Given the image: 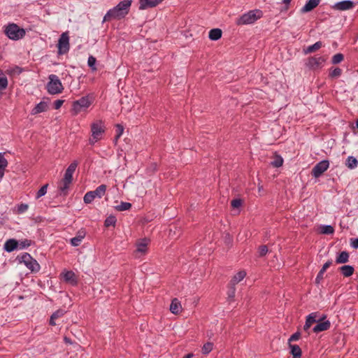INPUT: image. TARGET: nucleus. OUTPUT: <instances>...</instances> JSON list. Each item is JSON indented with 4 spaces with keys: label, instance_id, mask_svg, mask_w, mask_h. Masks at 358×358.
<instances>
[{
    "label": "nucleus",
    "instance_id": "obj_1",
    "mask_svg": "<svg viewBox=\"0 0 358 358\" xmlns=\"http://www.w3.org/2000/svg\"><path fill=\"white\" fill-rule=\"evenodd\" d=\"M131 0H122L115 7L109 9L103 17V21L122 20L127 15L131 6Z\"/></svg>",
    "mask_w": 358,
    "mask_h": 358
},
{
    "label": "nucleus",
    "instance_id": "obj_2",
    "mask_svg": "<svg viewBox=\"0 0 358 358\" xmlns=\"http://www.w3.org/2000/svg\"><path fill=\"white\" fill-rule=\"evenodd\" d=\"M78 165V162L74 161L66 169L64 178L59 185V190L61 195L66 196L67 194L69 185L73 181V174Z\"/></svg>",
    "mask_w": 358,
    "mask_h": 358
},
{
    "label": "nucleus",
    "instance_id": "obj_3",
    "mask_svg": "<svg viewBox=\"0 0 358 358\" xmlns=\"http://www.w3.org/2000/svg\"><path fill=\"white\" fill-rule=\"evenodd\" d=\"M262 11L259 9L249 10L236 19L235 23L238 26L251 24L262 17Z\"/></svg>",
    "mask_w": 358,
    "mask_h": 358
},
{
    "label": "nucleus",
    "instance_id": "obj_4",
    "mask_svg": "<svg viewBox=\"0 0 358 358\" xmlns=\"http://www.w3.org/2000/svg\"><path fill=\"white\" fill-rule=\"evenodd\" d=\"M5 35L10 40L18 41L24 38L26 34L24 29L20 27L17 24L11 22L3 27Z\"/></svg>",
    "mask_w": 358,
    "mask_h": 358
},
{
    "label": "nucleus",
    "instance_id": "obj_5",
    "mask_svg": "<svg viewBox=\"0 0 358 358\" xmlns=\"http://www.w3.org/2000/svg\"><path fill=\"white\" fill-rule=\"evenodd\" d=\"M92 137L89 139L90 145H94L100 141L105 133V125L103 121L96 120L91 124Z\"/></svg>",
    "mask_w": 358,
    "mask_h": 358
},
{
    "label": "nucleus",
    "instance_id": "obj_6",
    "mask_svg": "<svg viewBox=\"0 0 358 358\" xmlns=\"http://www.w3.org/2000/svg\"><path fill=\"white\" fill-rule=\"evenodd\" d=\"M20 263H23L31 272L39 271L41 266L38 262L34 259L28 252H24L17 257Z\"/></svg>",
    "mask_w": 358,
    "mask_h": 358
},
{
    "label": "nucleus",
    "instance_id": "obj_7",
    "mask_svg": "<svg viewBox=\"0 0 358 358\" xmlns=\"http://www.w3.org/2000/svg\"><path fill=\"white\" fill-rule=\"evenodd\" d=\"M49 81L46 85V89L50 94H57L62 93L64 87L61 80L57 75L50 74L48 76Z\"/></svg>",
    "mask_w": 358,
    "mask_h": 358
},
{
    "label": "nucleus",
    "instance_id": "obj_8",
    "mask_svg": "<svg viewBox=\"0 0 358 358\" xmlns=\"http://www.w3.org/2000/svg\"><path fill=\"white\" fill-rule=\"evenodd\" d=\"M92 104V100L89 95L82 96L80 99L76 100L72 103L71 112L73 115H77L81 111L85 110Z\"/></svg>",
    "mask_w": 358,
    "mask_h": 358
},
{
    "label": "nucleus",
    "instance_id": "obj_9",
    "mask_svg": "<svg viewBox=\"0 0 358 358\" xmlns=\"http://www.w3.org/2000/svg\"><path fill=\"white\" fill-rule=\"evenodd\" d=\"M107 187L106 185H101L94 190L87 192L84 197L83 201L85 203H91L95 198L101 199L106 194Z\"/></svg>",
    "mask_w": 358,
    "mask_h": 358
},
{
    "label": "nucleus",
    "instance_id": "obj_10",
    "mask_svg": "<svg viewBox=\"0 0 358 358\" xmlns=\"http://www.w3.org/2000/svg\"><path fill=\"white\" fill-rule=\"evenodd\" d=\"M326 59L323 57H309L306 62L305 66L309 70L315 71L321 69L323 66Z\"/></svg>",
    "mask_w": 358,
    "mask_h": 358
},
{
    "label": "nucleus",
    "instance_id": "obj_11",
    "mask_svg": "<svg viewBox=\"0 0 358 358\" xmlns=\"http://www.w3.org/2000/svg\"><path fill=\"white\" fill-rule=\"evenodd\" d=\"M58 54L62 55L67 53L70 49L69 36L68 32H64L61 34L58 40Z\"/></svg>",
    "mask_w": 358,
    "mask_h": 358
},
{
    "label": "nucleus",
    "instance_id": "obj_12",
    "mask_svg": "<svg viewBox=\"0 0 358 358\" xmlns=\"http://www.w3.org/2000/svg\"><path fill=\"white\" fill-rule=\"evenodd\" d=\"M329 166V162L324 159L316 164L313 168L311 174L314 178H319L322 174L325 172Z\"/></svg>",
    "mask_w": 358,
    "mask_h": 358
},
{
    "label": "nucleus",
    "instance_id": "obj_13",
    "mask_svg": "<svg viewBox=\"0 0 358 358\" xmlns=\"http://www.w3.org/2000/svg\"><path fill=\"white\" fill-rule=\"evenodd\" d=\"M355 6V2L351 0H344L336 3L332 6V8L336 10H348Z\"/></svg>",
    "mask_w": 358,
    "mask_h": 358
},
{
    "label": "nucleus",
    "instance_id": "obj_14",
    "mask_svg": "<svg viewBox=\"0 0 358 358\" xmlns=\"http://www.w3.org/2000/svg\"><path fill=\"white\" fill-rule=\"evenodd\" d=\"M317 324L313 328V331L315 333H319L321 331L329 329L331 327V322L328 320H323L320 322H317Z\"/></svg>",
    "mask_w": 358,
    "mask_h": 358
},
{
    "label": "nucleus",
    "instance_id": "obj_15",
    "mask_svg": "<svg viewBox=\"0 0 358 358\" xmlns=\"http://www.w3.org/2000/svg\"><path fill=\"white\" fill-rule=\"evenodd\" d=\"M318 313L317 312H313L306 316V322L309 324L312 325L313 323H316L317 322H320L327 318L326 315H322L318 317Z\"/></svg>",
    "mask_w": 358,
    "mask_h": 358
},
{
    "label": "nucleus",
    "instance_id": "obj_16",
    "mask_svg": "<svg viewBox=\"0 0 358 358\" xmlns=\"http://www.w3.org/2000/svg\"><path fill=\"white\" fill-rule=\"evenodd\" d=\"M320 2V0H308L306 4L301 8V13H305L311 11L316 8Z\"/></svg>",
    "mask_w": 358,
    "mask_h": 358
},
{
    "label": "nucleus",
    "instance_id": "obj_17",
    "mask_svg": "<svg viewBox=\"0 0 358 358\" xmlns=\"http://www.w3.org/2000/svg\"><path fill=\"white\" fill-rule=\"evenodd\" d=\"M63 279L65 282L75 286L78 283L76 275L72 271H67L63 273Z\"/></svg>",
    "mask_w": 358,
    "mask_h": 358
},
{
    "label": "nucleus",
    "instance_id": "obj_18",
    "mask_svg": "<svg viewBox=\"0 0 358 358\" xmlns=\"http://www.w3.org/2000/svg\"><path fill=\"white\" fill-rule=\"evenodd\" d=\"M85 231L83 229L78 231L77 235L70 239V243L72 246L76 247L80 245L82 241L85 236Z\"/></svg>",
    "mask_w": 358,
    "mask_h": 358
},
{
    "label": "nucleus",
    "instance_id": "obj_19",
    "mask_svg": "<svg viewBox=\"0 0 358 358\" xmlns=\"http://www.w3.org/2000/svg\"><path fill=\"white\" fill-rule=\"evenodd\" d=\"M18 247V241L14 238H10L6 241L3 249L7 252H11Z\"/></svg>",
    "mask_w": 358,
    "mask_h": 358
},
{
    "label": "nucleus",
    "instance_id": "obj_20",
    "mask_svg": "<svg viewBox=\"0 0 358 358\" xmlns=\"http://www.w3.org/2000/svg\"><path fill=\"white\" fill-rule=\"evenodd\" d=\"M139 9L145 10L156 6L159 3V0H139Z\"/></svg>",
    "mask_w": 358,
    "mask_h": 358
},
{
    "label": "nucleus",
    "instance_id": "obj_21",
    "mask_svg": "<svg viewBox=\"0 0 358 358\" xmlns=\"http://www.w3.org/2000/svg\"><path fill=\"white\" fill-rule=\"evenodd\" d=\"M331 264L332 260H328L323 264L322 268L318 272L315 278V283L317 285H319L320 282L323 280L324 273H325L326 270L331 265Z\"/></svg>",
    "mask_w": 358,
    "mask_h": 358
},
{
    "label": "nucleus",
    "instance_id": "obj_22",
    "mask_svg": "<svg viewBox=\"0 0 358 358\" xmlns=\"http://www.w3.org/2000/svg\"><path fill=\"white\" fill-rule=\"evenodd\" d=\"M48 109V104L45 101H41L31 110V114L34 115L46 111Z\"/></svg>",
    "mask_w": 358,
    "mask_h": 358
},
{
    "label": "nucleus",
    "instance_id": "obj_23",
    "mask_svg": "<svg viewBox=\"0 0 358 358\" xmlns=\"http://www.w3.org/2000/svg\"><path fill=\"white\" fill-rule=\"evenodd\" d=\"M322 46V43L321 41H317L311 45H308L306 48H303V52L304 55H308L309 53L313 52L317 50H319Z\"/></svg>",
    "mask_w": 358,
    "mask_h": 358
},
{
    "label": "nucleus",
    "instance_id": "obj_24",
    "mask_svg": "<svg viewBox=\"0 0 358 358\" xmlns=\"http://www.w3.org/2000/svg\"><path fill=\"white\" fill-rule=\"evenodd\" d=\"M181 308L180 302L178 299L175 298L171 301L169 309L172 313L178 314L180 311Z\"/></svg>",
    "mask_w": 358,
    "mask_h": 358
},
{
    "label": "nucleus",
    "instance_id": "obj_25",
    "mask_svg": "<svg viewBox=\"0 0 358 358\" xmlns=\"http://www.w3.org/2000/svg\"><path fill=\"white\" fill-rule=\"evenodd\" d=\"M222 31L220 29H212L209 31L208 37L212 41H217L222 37Z\"/></svg>",
    "mask_w": 358,
    "mask_h": 358
},
{
    "label": "nucleus",
    "instance_id": "obj_26",
    "mask_svg": "<svg viewBox=\"0 0 358 358\" xmlns=\"http://www.w3.org/2000/svg\"><path fill=\"white\" fill-rule=\"evenodd\" d=\"M339 270L341 271V273L345 277H350L354 273V267L350 265H344L339 268Z\"/></svg>",
    "mask_w": 358,
    "mask_h": 358
},
{
    "label": "nucleus",
    "instance_id": "obj_27",
    "mask_svg": "<svg viewBox=\"0 0 358 358\" xmlns=\"http://www.w3.org/2000/svg\"><path fill=\"white\" fill-rule=\"evenodd\" d=\"M289 348H290V353L293 356L292 357H301L302 351L298 345L289 344Z\"/></svg>",
    "mask_w": 358,
    "mask_h": 358
},
{
    "label": "nucleus",
    "instance_id": "obj_28",
    "mask_svg": "<svg viewBox=\"0 0 358 358\" xmlns=\"http://www.w3.org/2000/svg\"><path fill=\"white\" fill-rule=\"evenodd\" d=\"M349 260V254L346 251L341 252L336 258L337 264H345Z\"/></svg>",
    "mask_w": 358,
    "mask_h": 358
},
{
    "label": "nucleus",
    "instance_id": "obj_29",
    "mask_svg": "<svg viewBox=\"0 0 358 358\" xmlns=\"http://www.w3.org/2000/svg\"><path fill=\"white\" fill-rule=\"evenodd\" d=\"M246 273L244 271H241L238 272L232 278L231 280V285L233 286H235L236 284L243 280V278L245 277Z\"/></svg>",
    "mask_w": 358,
    "mask_h": 358
},
{
    "label": "nucleus",
    "instance_id": "obj_30",
    "mask_svg": "<svg viewBox=\"0 0 358 358\" xmlns=\"http://www.w3.org/2000/svg\"><path fill=\"white\" fill-rule=\"evenodd\" d=\"M357 165H358V161L355 157H354L353 156H349L347 158L346 166L349 169H355L357 166Z\"/></svg>",
    "mask_w": 358,
    "mask_h": 358
},
{
    "label": "nucleus",
    "instance_id": "obj_31",
    "mask_svg": "<svg viewBox=\"0 0 358 358\" xmlns=\"http://www.w3.org/2000/svg\"><path fill=\"white\" fill-rule=\"evenodd\" d=\"M131 208V203L125 201H121L119 205L115 206V209L117 211L128 210Z\"/></svg>",
    "mask_w": 358,
    "mask_h": 358
},
{
    "label": "nucleus",
    "instance_id": "obj_32",
    "mask_svg": "<svg viewBox=\"0 0 358 358\" xmlns=\"http://www.w3.org/2000/svg\"><path fill=\"white\" fill-rule=\"evenodd\" d=\"M117 222L116 217L115 215H110L108 216L105 221H104V225L106 227L113 226L115 227Z\"/></svg>",
    "mask_w": 358,
    "mask_h": 358
},
{
    "label": "nucleus",
    "instance_id": "obj_33",
    "mask_svg": "<svg viewBox=\"0 0 358 358\" xmlns=\"http://www.w3.org/2000/svg\"><path fill=\"white\" fill-rule=\"evenodd\" d=\"M320 232L323 234H332L334 229L331 225L324 224L320 226Z\"/></svg>",
    "mask_w": 358,
    "mask_h": 358
},
{
    "label": "nucleus",
    "instance_id": "obj_34",
    "mask_svg": "<svg viewBox=\"0 0 358 358\" xmlns=\"http://www.w3.org/2000/svg\"><path fill=\"white\" fill-rule=\"evenodd\" d=\"M270 164L273 167L279 168L283 164V159L281 156L276 155L274 159L271 162Z\"/></svg>",
    "mask_w": 358,
    "mask_h": 358
},
{
    "label": "nucleus",
    "instance_id": "obj_35",
    "mask_svg": "<svg viewBox=\"0 0 358 358\" xmlns=\"http://www.w3.org/2000/svg\"><path fill=\"white\" fill-rule=\"evenodd\" d=\"M147 246L148 241L146 239H143L137 245L136 251L141 253H145L147 251Z\"/></svg>",
    "mask_w": 358,
    "mask_h": 358
},
{
    "label": "nucleus",
    "instance_id": "obj_36",
    "mask_svg": "<svg viewBox=\"0 0 358 358\" xmlns=\"http://www.w3.org/2000/svg\"><path fill=\"white\" fill-rule=\"evenodd\" d=\"M341 74H342V69L338 67H336L329 72V77L331 79L337 78L340 77L341 76Z\"/></svg>",
    "mask_w": 358,
    "mask_h": 358
},
{
    "label": "nucleus",
    "instance_id": "obj_37",
    "mask_svg": "<svg viewBox=\"0 0 358 358\" xmlns=\"http://www.w3.org/2000/svg\"><path fill=\"white\" fill-rule=\"evenodd\" d=\"M213 349V343L211 342H207L202 348V353L203 355L209 354Z\"/></svg>",
    "mask_w": 358,
    "mask_h": 358
},
{
    "label": "nucleus",
    "instance_id": "obj_38",
    "mask_svg": "<svg viewBox=\"0 0 358 358\" xmlns=\"http://www.w3.org/2000/svg\"><path fill=\"white\" fill-rule=\"evenodd\" d=\"M344 59V56L341 53H337L332 57L331 63L333 64H337L341 63Z\"/></svg>",
    "mask_w": 358,
    "mask_h": 358
},
{
    "label": "nucleus",
    "instance_id": "obj_39",
    "mask_svg": "<svg viewBox=\"0 0 358 358\" xmlns=\"http://www.w3.org/2000/svg\"><path fill=\"white\" fill-rule=\"evenodd\" d=\"M48 187V184H45V185H43L37 192L36 195V199H39L41 196L45 195L47 193Z\"/></svg>",
    "mask_w": 358,
    "mask_h": 358
},
{
    "label": "nucleus",
    "instance_id": "obj_40",
    "mask_svg": "<svg viewBox=\"0 0 358 358\" xmlns=\"http://www.w3.org/2000/svg\"><path fill=\"white\" fill-rule=\"evenodd\" d=\"M96 59L94 57L90 55L89 57H88V59H87V65L89 66V67L92 70V71H96Z\"/></svg>",
    "mask_w": 358,
    "mask_h": 358
},
{
    "label": "nucleus",
    "instance_id": "obj_41",
    "mask_svg": "<svg viewBox=\"0 0 358 358\" xmlns=\"http://www.w3.org/2000/svg\"><path fill=\"white\" fill-rule=\"evenodd\" d=\"M8 85V79L4 74L0 76V90H5Z\"/></svg>",
    "mask_w": 358,
    "mask_h": 358
},
{
    "label": "nucleus",
    "instance_id": "obj_42",
    "mask_svg": "<svg viewBox=\"0 0 358 358\" xmlns=\"http://www.w3.org/2000/svg\"><path fill=\"white\" fill-rule=\"evenodd\" d=\"M31 244V241L28 239H24L18 243V246L20 249H24L29 247Z\"/></svg>",
    "mask_w": 358,
    "mask_h": 358
},
{
    "label": "nucleus",
    "instance_id": "obj_43",
    "mask_svg": "<svg viewBox=\"0 0 358 358\" xmlns=\"http://www.w3.org/2000/svg\"><path fill=\"white\" fill-rule=\"evenodd\" d=\"M8 166V161L3 157V153L0 152V169H4Z\"/></svg>",
    "mask_w": 358,
    "mask_h": 358
},
{
    "label": "nucleus",
    "instance_id": "obj_44",
    "mask_svg": "<svg viewBox=\"0 0 358 358\" xmlns=\"http://www.w3.org/2000/svg\"><path fill=\"white\" fill-rule=\"evenodd\" d=\"M65 314V310L62 309H58L52 314V319H58L62 317Z\"/></svg>",
    "mask_w": 358,
    "mask_h": 358
},
{
    "label": "nucleus",
    "instance_id": "obj_45",
    "mask_svg": "<svg viewBox=\"0 0 358 358\" xmlns=\"http://www.w3.org/2000/svg\"><path fill=\"white\" fill-rule=\"evenodd\" d=\"M124 131V127L121 124L116 125V136H115V141L118 140V138L122 135Z\"/></svg>",
    "mask_w": 358,
    "mask_h": 358
},
{
    "label": "nucleus",
    "instance_id": "obj_46",
    "mask_svg": "<svg viewBox=\"0 0 358 358\" xmlns=\"http://www.w3.org/2000/svg\"><path fill=\"white\" fill-rule=\"evenodd\" d=\"M29 206L26 203H21L17 207V213L18 214H22L26 212L28 209Z\"/></svg>",
    "mask_w": 358,
    "mask_h": 358
},
{
    "label": "nucleus",
    "instance_id": "obj_47",
    "mask_svg": "<svg viewBox=\"0 0 358 358\" xmlns=\"http://www.w3.org/2000/svg\"><path fill=\"white\" fill-rule=\"evenodd\" d=\"M301 334L299 331L293 334L288 339V345L291 344V342L298 341L300 338Z\"/></svg>",
    "mask_w": 358,
    "mask_h": 358
},
{
    "label": "nucleus",
    "instance_id": "obj_48",
    "mask_svg": "<svg viewBox=\"0 0 358 358\" xmlns=\"http://www.w3.org/2000/svg\"><path fill=\"white\" fill-rule=\"evenodd\" d=\"M268 252V248L266 245H261L259 248V255L260 257L265 256L266 253Z\"/></svg>",
    "mask_w": 358,
    "mask_h": 358
},
{
    "label": "nucleus",
    "instance_id": "obj_49",
    "mask_svg": "<svg viewBox=\"0 0 358 358\" xmlns=\"http://www.w3.org/2000/svg\"><path fill=\"white\" fill-rule=\"evenodd\" d=\"M242 204V201L240 199H233L231 202V205L233 208H239Z\"/></svg>",
    "mask_w": 358,
    "mask_h": 358
},
{
    "label": "nucleus",
    "instance_id": "obj_50",
    "mask_svg": "<svg viewBox=\"0 0 358 358\" xmlns=\"http://www.w3.org/2000/svg\"><path fill=\"white\" fill-rule=\"evenodd\" d=\"M350 243L352 248L358 249V238H350Z\"/></svg>",
    "mask_w": 358,
    "mask_h": 358
},
{
    "label": "nucleus",
    "instance_id": "obj_51",
    "mask_svg": "<svg viewBox=\"0 0 358 358\" xmlns=\"http://www.w3.org/2000/svg\"><path fill=\"white\" fill-rule=\"evenodd\" d=\"M64 100H62V99H57L56 100L55 102H54V108L55 109H59L61 108V106H62V104L64 103Z\"/></svg>",
    "mask_w": 358,
    "mask_h": 358
},
{
    "label": "nucleus",
    "instance_id": "obj_52",
    "mask_svg": "<svg viewBox=\"0 0 358 358\" xmlns=\"http://www.w3.org/2000/svg\"><path fill=\"white\" fill-rule=\"evenodd\" d=\"M235 295V288L234 286L232 285L231 289L229 291V297L234 298Z\"/></svg>",
    "mask_w": 358,
    "mask_h": 358
},
{
    "label": "nucleus",
    "instance_id": "obj_53",
    "mask_svg": "<svg viewBox=\"0 0 358 358\" xmlns=\"http://www.w3.org/2000/svg\"><path fill=\"white\" fill-rule=\"evenodd\" d=\"M310 327H311V325L306 322L305 324L303 326L304 331H308Z\"/></svg>",
    "mask_w": 358,
    "mask_h": 358
},
{
    "label": "nucleus",
    "instance_id": "obj_54",
    "mask_svg": "<svg viewBox=\"0 0 358 358\" xmlns=\"http://www.w3.org/2000/svg\"><path fill=\"white\" fill-rule=\"evenodd\" d=\"M292 0H282V3L285 4L286 7L287 8L289 5Z\"/></svg>",
    "mask_w": 358,
    "mask_h": 358
},
{
    "label": "nucleus",
    "instance_id": "obj_55",
    "mask_svg": "<svg viewBox=\"0 0 358 358\" xmlns=\"http://www.w3.org/2000/svg\"><path fill=\"white\" fill-rule=\"evenodd\" d=\"M55 319H52V315L50 316V324L51 326H55L56 325V323L55 322Z\"/></svg>",
    "mask_w": 358,
    "mask_h": 358
},
{
    "label": "nucleus",
    "instance_id": "obj_56",
    "mask_svg": "<svg viewBox=\"0 0 358 358\" xmlns=\"http://www.w3.org/2000/svg\"><path fill=\"white\" fill-rule=\"evenodd\" d=\"M4 169H0V180H1L4 176Z\"/></svg>",
    "mask_w": 358,
    "mask_h": 358
},
{
    "label": "nucleus",
    "instance_id": "obj_57",
    "mask_svg": "<svg viewBox=\"0 0 358 358\" xmlns=\"http://www.w3.org/2000/svg\"><path fill=\"white\" fill-rule=\"evenodd\" d=\"M193 356H194L193 353H189V354L186 355L185 357H183L182 358H192Z\"/></svg>",
    "mask_w": 358,
    "mask_h": 358
},
{
    "label": "nucleus",
    "instance_id": "obj_58",
    "mask_svg": "<svg viewBox=\"0 0 358 358\" xmlns=\"http://www.w3.org/2000/svg\"><path fill=\"white\" fill-rule=\"evenodd\" d=\"M64 341L66 343H71V339L67 337H64Z\"/></svg>",
    "mask_w": 358,
    "mask_h": 358
},
{
    "label": "nucleus",
    "instance_id": "obj_59",
    "mask_svg": "<svg viewBox=\"0 0 358 358\" xmlns=\"http://www.w3.org/2000/svg\"><path fill=\"white\" fill-rule=\"evenodd\" d=\"M356 126H357V127L358 129V119L357 120V122H356Z\"/></svg>",
    "mask_w": 358,
    "mask_h": 358
},
{
    "label": "nucleus",
    "instance_id": "obj_60",
    "mask_svg": "<svg viewBox=\"0 0 358 358\" xmlns=\"http://www.w3.org/2000/svg\"><path fill=\"white\" fill-rule=\"evenodd\" d=\"M163 0H159V3H161Z\"/></svg>",
    "mask_w": 358,
    "mask_h": 358
},
{
    "label": "nucleus",
    "instance_id": "obj_61",
    "mask_svg": "<svg viewBox=\"0 0 358 358\" xmlns=\"http://www.w3.org/2000/svg\"><path fill=\"white\" fill-rule=\"evenodd\" d=\"M292 358H301V357H292Z\"/></svg>",
    "mask_w": 358,
    "mask_h": 358
}]
</instances>
